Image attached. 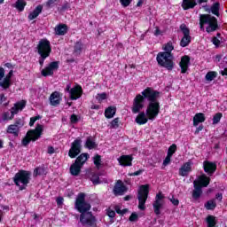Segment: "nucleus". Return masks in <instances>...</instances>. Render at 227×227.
Listing matches in <instances>:
<instances>
[{
	"label": "nucleus",
	"instance_id": "15",
	"mask_svg": "<svg viewBox=\"0 0 227 227\" xmlns=\"http://www.w3.org/2000/svg\"><path fill=\"white\" fill-rule=\"evenodd\" d=\"M180 29L184 35L183 38L181 39L180 45L181 47H187L191 43V35L190 31L185 24H182L180 26Z\"/></svg>",
	"mask_w": 227,
	"mask_h": 227
},
{
	"label": "nucleus",
	"instance_id": "3",
	"mask_svg": "<svg viewBox=\"0 0 227 227\" xmlns=\"http://www.w3.org/2000/svg\"><path fill=\"white\" fill-rule=\"evenodd\" d=\"M210 184V177L207 176L205 174L200 176L196 180L193 181V191L192 196L193 200H200L201 194H203V187H208Z\"/></svg>",
	"mask_w": 227,
	"mask_h": 227
},
{
	"label": "nucleus",
	"instance_id": "43",
	"mask_svg": "<svg viewBox=\"0 0 227 227\" xmlns=\"http://www.w3.org/2000/svg\"><path fill=\"white\" fill-rule=\"evenodd\" d=\"M175 152H176V145H172L169 146L168 150V154L170 157H173V154L175 153Z\"/></svg>",
	"mask_w": 227,
	"mask_h": 227
},
{
	"label": "nucleus",
	"instance_id": "52",
	"mask_svg": "<svg viewBox=\"0 0 227 227\" xmlns=\"http://www.w3.org/2000/svg\"><path fill=\"white\" fill-rule=\"evenodd\" d=\"M129 221L131 222L137 221V214L132 213L131 215L129 216Z\"/></svg>",
	"mask_w": 227,
	"mask_h": 227
},
{
	"label": "nucleus",
	"instance_id": "10",
	"mask_svg": "<svg viewBox=\"0 0 227 227\" xmlns=\"http://www.w3.org/2000/svg\"><path fill=\"white\" fill-rule=\"evenodd\" d=\"M12 77H13V70H11L4 76V68L0 67V86L4 90H8L12 86Z\"/></svg>",
	"mask_w": 227,
	"mask_h": 227
},
{
	"label": "nucleus",
	"instance_id": "1",
	"mask_svg": "<svg viewBox=\"0 0 227 227\" xmlns=\"http://www.w3.org/2000/svg\"><path fill=\"white\" fill-rule=\"evenodd\" d=\"M159 97H160L159 91L148 87L142 91L141 94H137L133 100V106L131 111L133 114H137L143 107H145V98L148 100V105L145 112H140L135 119L137 125H146L148 120L153 121L159 113H160V103H159Z\"/></svg>",
	"mask_w": 227,
	"mask_h": 227
},
{
	"label": "nucleus",
	"instance_id": "8",
	"mask_svg": "<svg viewBox=\"0 0 227 227\" xmlns=\"http://www.w3.org/2000/svg\"><path fill=\"white\" fill-rule=\"evenodd\" d=\"M149 185H142L138 190L137 200H138V208L139 210H145L146 200H148Z\"/></svg>",
	"mask_w": 227,
	"mask_h": 227
},
{
	"label": "nucleus",
	"instance_id": "39",
	"mask_svg": "<svg viewBox=\"0 0 227 227\" xmlns=\"http://www.w3.org/2000/svg\"><path fill=\"white\" fill-rule=\"evenodd\" d=\"M93 160H94L95 166L98 169V168H100V164L102 162V159H101L100 155H98V154L95 155L94 158H93Z\"/></svg>",
	"mask_w": 227,
	"mask_h": 227
},
{
	"label": "nucleus",
	"instance_id": "36",
	"mask_svg": "<svg viewBox=\"0 0 227 227\" xmlns=\"http://www.w3.org/2000/svg\"><path fill=\"white\" fill-rule=\"evenodd\" d=\"M204 207L207 210H214L215 207H217V204L215 203V200H208Z\"/></svg>",
	"mask_w": 227,
	"mask_h": 227
},
{
	"label": "nucleus",
	"instance_id": "5",
	"mask_svg": "<svg viewBox=\"0 0 227 227\" xmlns=\"http://www.w3.org/2000/svg\"><path fill=\"white\" fill-rule=\"evenodd\" d=\"M42 134H43V125L37 124L35 129L27 131L26 137L21 141V145L27 146L31 141H38L42 137Z\"/></svg>",
	"mask_w": 227,
	"mask_h": 227
},
{
	"label": "nucleus",
	"instance_id": "7",
	"mask_svg": "<svg viewBox=\"0 0 227 227\" xmlns=\"http://www.w3.org/2000/svg\"><path fill=\"white\" fill-rule=\"evenodd\" d=\"M31 174L29 172L21 170L14 176V184L20 187V191L26 189L27 184H29Z\"/></svg>",
	"mask_w": 227,
	"mask_h": 227
},
{
	"label": "nucleus",
	"instance_id": "38",
	"mask_svg": "<svg viewBox=\"0 0 227 227\" xmlns=\"http://www.w3.org/2000/svg\"><path fill=\"white\" fill-rule=\"evenodd\" d=\"M45 168L38 167L34 170V176H42V175H45Z\"/></svg>",
	"mask_w": 227,
	"mask_h": 227
},
{
	"label": "nucleus",
	"instance_id": "12",
	"mask_svg": "<svg viewBox=\"0 0 227 227\" xmlns=\"http://www.w3.org/2000/svg\"><path fill=\"white\" fill-rule=\"evenodd\" d=\"M82 145V140L81 138H76L72 144L69 150L68 155L71 159H75L79 153H81V148Z\"/></svg>",
	"mask_w": 227,
	"mask_h": 227
},
{
	"label": "nucleus",
	"instance_id": "46",
	"mask_svg": "<svg viewBox=\"0 0 227 227\" xmlns=\"http://www.w3.org/2000/svg\"><path fill=\"white\" fill-rule=\"evenodd\" d=\"M90 180L94 184H100V177H98V175L97 174L92 175Z\"/></svg>",
	"mask_w": 227,
	"mask_h": 227
},
{
	"label": "nucleus",
	"instance_id": "48",
	"mask_svg": "<svg viewBox=\"0 0 227 227\" xmlns=\"http://www.w3.org/2000/svg\"><path fill=\"white\" fill-rule=\"evenodd\" d=\"M118 123H120V119L115 118V119H114V120L112 121L111 125H112V127H113L114 129H116V128H118V125H119Z\"/></svg>",
	"mask_w": 227,
	"mask_h": 227
},
{
	"label": "nucleus",
	"instance_id": "45",
	"mask_svg": "<svg viewBox=\"0 0 227 227\" xmlns=\"http://www.w3.org/2000/svg\"><path fill=\"white\" fill-rule=\"evenodd\" d=\"M38 120H42V116L41 115H36L35 117H31L30 118V121H29V126L33 127V125H35V123L36 121H38Z\"/></svg>",
	"mask_w": 227,
	"mask_h": 227
},
{
	"label": "nucleus",
	"instance_id": "63",
	"mask_svg": "<svg viewBox=\"0 0 227 227\" xmlns=\"http://www.w3.org/2000/svg\"><path fill=\"white\" fill-rule=\"evenodd\" d=\"M115 211L117 212V214H124L125 213V212L121 211L118 206L115 207Z\"/></svg>",
	"mask_w": 227,
	"mask_h": 227
},
{
	"label": "nucleus",
	"instance_id": "56",
	"mask_svg": "<svg viewBox=\"0 0 227 227\" xmlns=\"http://www.w3.org/2000/svg\"><path fill=\"white\" fill-rule=\"evenodd\" d=\"M40 56H41V59H39V65H41V67H43V63L47 57H44L43 55H40Z\"/></svg>",
	"mask_w": 227,
	"mask_h": 227
},
{
	"label": "nucleus",
	"instance_id": "31",
	"mask_svg": "<svg viewBox=\"0 0 227 227\" xmlns=\"http://www.w3.org/2000/svg\"><path fill=\"white\" fill-rule=\"evenodd\" d=\"M206 223L207 227H215V224H217V220H215V216L214 215H207L206 218Z\"/></svg>",
	"mask_w": 227,
	"mask_h": 227
},
{
	"label": "nucleus",
	"instance_id": "33",
	"mask_svg": "<svg viewBox=\"0 0 227 227\" xmlns=\"http://www.w3.org/2000/svg\"><path fill=\"white\" fill-rule=\"evenodd\" d=\"M215 78H217V72L215 71H209L205 76V80L207 81V82H212Z\"/></svg>",
	"mask_w": 227,
	"mask_h": 227
},
{
	"label": "nucleus",
	"instance_id": "4",
	"mask_svg": "<svg viewBox=\"0 0 227 227\" xmlns=\"http://www.w3.org/2000/svg\"><path fill=\"white\" fill-rule=\"evenodd\" d=\"M200 26L201 31H205L206 27L207 33H214L217 29V19L210 14H202L200 18Z\"/></svg>",
	"mask_w": 227,
	"mask_h": 227
},
{
	"label": "nucleus",
	"instance_id": "37",
	"mask_svg": "<svg viewBox=\"0 0 227 227\" xmlns=\"http://www.w3.org/2000/svg\"><path fill=\"white\" fill-rule=\"evenodd\" d=\"M26 2L23 0H18L15 4V8L19 10V12H24V8H26Z\"/></svg>",
	"mask_w": 227,
	"mask_h": 227
},
{
	"label": "nucleus",
	"instance_id": "60",
	"mask_svg": "<svg viewBox=\"0 0 227 227\" xmlns=\"http://www.w3.org/2000/svg\"><path fill=\"white\" fill-rule=\"evenodd\" d=\"M57 205H63V198L59 197L57 199Z\"/></svg>",
	"mask_w": 227,
	"mask_h": 227
},
{
	"label": "nucleus",
	"instance_id": "30",
	"mask_svg": "<svg viewBox=\"0 0 227 227\" xmlns=\"http://www.w3.org/2000/svg\"><path fill=\"white\" fill-rule=\"evenodd\" d=\"M116 114V107L109 106L105 111L106 118H113Z\"/></svg>",
	"mask_w": 227,
	"mask_h": 227
},
{
	"label": "nucleus",
	"instance_id": "41",
	"mask_svg": "<svg viewBox=\"0 0 227 227\" xmlns=\"http://www.w3.org/2000/svg\"><path fill=\"white\" fill-rule=\"evenodd\" d=\"M221 118H223V114L218 113L213 117V124L217 125L219 121H221Z\"/></svg>",
	"mask_w": 227,
	"mask_h": 227
},
{
	"label": "nucleus",
	"instance_id": "50",
	"mask_svg": "<svg viewBox=\"0 0 227 227\" xmlns=\"http://www.w3.org/2000/svg\"><path fill=\"white\" fill-rule=\"evenodd\" d=\"M170 201L175 207H178V205H180V200H178V199H175V197H172Z\"/></svg>",
	"mask_w": 227,
	"mask_h": 227
},
{
	"label": "nucleus",
	"instance_id": "58",
	"mask_svg": "<svg viewBox=\"0 0 227 227\" xmlns=\"http://www.w3.org/2000/svg\"><path fill=\"white\" fill-rule=\"evenodd\" d=\"M47 153H49L50 155H52V153H54V147L49 146L47 150Z\"/></svg>",
	"mask_w": 227,
	"mask_h": 227
},
{
	"label": "nucleus",
	"instance_id": "11",
	"mask_svg": "<svg viewBox=\"0 0 227 227\" xmlns=\"http://www.w3.org/2000/svg\"><path fill=\"white\" fill-rule=\"evenodd\" d=\"M51 51V42L47 41V39H43L39 42L37 45V52L39 56L49 58Z\"/></svg>",
	"mask_w": 227,
	"mask_h": 227
},
{
	"label": "nucleus",
	"instance_id": "55",
	"mask_svg": "<svg viewBox=\"0 0 227 227\" xmlns=\"http://www.w3.org/2000/svg\"><path fill=\"white\" fill-rule=\"evenodd\" d=\"M214 45H215L216 47H219V44L221 43V41H219V39H217V37H214L212 40Z\"/></svg>",
	"mask_w": 227,
	"mask_h": 227
},
{
	"label": "nucleus",
	"instance_id": "29",
	"mask_svg": "<svg viewBox=\"0 0 227 227\" xmlns=\"http://www.w3.org/2000/svg\"><path fill=\"white\" fill-rule=\"evenodd\" d=\"M88 159H90V154L82 153L80 156L77 157L75 162L82 167L84 166V163L86 162V160H88Z\"/></svg>",
	"mask_w": 227,
	"mask_h": 227
},
{
	"label": "nucleus",
	"instance_id": "40",
	"mask_svg": "<svg viewBox=\"0 0 227 227\" xmlns=\"http://www.w3.org/2000/svg\"><path fill=\"white\" fill-rule=\"evenodd\" d=\"M81 120V117L73 114L71 116H70V121L72 124H75V123H79Z\"/></svg>",
	"mask_w": 227,
	"mask_h": 227
},
{
	"label": "nucleus",
	"instance_id": "9",
	"mask_svg": "<svg viewBox=\"0 0 227 227\" xmlns=\"http://www.w3.org/2000/svg\"><path fill=\"white\" fill-rule=\"evenodd\" d=\"M26 107V101L22 100L14 105V106L11 109L10 112H5L2 114V120L4 121H8L9 120H13V116L19 113V111H22Z\"/></svg>",
	"mask_w": 227,
	"mask_h": 227
},
{
	"label": "nucleus",
	"instance_id": "27",
	"mask_svg": "<svg viewBox=\"0 0 227 227\" xmlns=\"http://www.w3.org/2000/svg\"><path fill=\"white\" fill-rule=\"evenodd\" d=\"M81 168H82L79 163L74 161L70 167V173L73 176H77L81 173Z\"/></svg>",
	"mask_w": 227,
	"mask_h": 227
},
{
	"label": "nucleus",
	"instance_id": "49",
	"mask_svg": "<svg viewBox=\"0 0 227 227\" xmlns=\"http://www.w3.org/2000/svg\"><path fill=\"white\" fill-rule=\"evenodd\" d=\"M171 162V156L167 154V157L163 160V166H168Z\"/></svg>",
	"mask_w": 227,
	"mask_h": 227
},
{
	"label": "nucleus",
	"instance_id": "6",
	"mask_svg": "<svg viewBox=\"0 0 227 227\" xmlns=\"http://www.w3.org/2000/svg\"><path fill=\"white\" fill-rule=\"evenodd\" d=\"M174 57L173 53L168 52H159L156 57V60L160 67L167 68V70H172L175 67V63L173 62Z\"/></svg>",
	"mask_w": 227,
	"mask_h": 227
},
{
	"label": "nucleus",
	"instance_id": "21",
	"mask_svg": "<svg viewBox=\"0 0 227 227\" xmlns=\"http://www.w3.org/2000/svg\"><path fill=\"white\" fill-rule=\"evenodd\" d=\"M61 100H62V95L59 91H55L51 93V95L50 96L51 106H59V104L61 103Z\"/></svg>",
	"mask_w": 227,
	"mask_h": 227
},
{
	"label": "nucleus",
	"instance_id": "17",
	"mask_svg": "<svg viewBox=\"0 0 227 227\" xmlns=\"http://www.w3.org/2000/svg\"><path fill=\"white\" fill-rule=\"evenodd\" d=\"M125 192H127V186H125L122 181H117L114 187V194L115 196H123Z\"/></svg>",
	"mask_w": 227,
	"mask_h": 227
},
{
	"label": "nucleus",
	"instance_id": "24",
	"mask_svg": "<svg viewBox=\"0 0 227 227\" xmlns=\"http://www.w3.org/2000/svg\"><path fill=\"white\" fill-rule=\"evenodd\" d=\"M205 120H206L205 114L203 113L196 114L193 117V126L198 127V125H200V123H203Z\"/></svg>",
	"mask_w": 227,
	"mask_h": 227
},
{
	"label": "nucleus",
	"instance_id": "25",
	"mask_svg": "<svg viewBox=\"0 0 227 227\" xmlns=\"http://www.w3.org/2000/svg\"><path fill=\"white\" fill-rule=\"evenodd\" d=\"M67 31H68V27L65 24H59L55 27V33L59 35V36L67 35Z\"/></svg>",
	"mask_w": 227,
	"mask_h": 227
},
{
	"label": "nucleus",
	"instance_id": "42",
	"mask_svg": "<svg viewBox=\"0 0 227 227\" xmlns=\"http://www.w3.org/2000/svg\"><path fill=\"white\" fill-rule=\"evenodd\" d=\"M96 98L98 102H102L103 100H106L107 99V94L106 92L98 94L96 96Z\"/></svg>",
	"mask_w": 227,
	"mask_h": 227
},
{
	"label": "nucleus",
	"instance_id": "18",
	"mask_svg": "<svg viewBox=\"0 0 227 227\" xmlns=\"http://www.w3.org/2000/svg\"><path fill=\"white\" fill-rule=\"evenodd\" d=\"M69 97L71 100H77L82 97V87L81 85H76L73 87L70 90Z\"/></svg>",
	"mask_w": 227,
	"mask_h": 227
},
{
	"label": "nucleus",
	"instance_id": "20",
	"mask_svg": "<svg viewBox=\"0 0 227 227\" xmlns=\"http://www.w3.org/2000/svg\"><path fill=\"white\" fill-rule=\"evenodd\" d=\"M120 166L127 167V166H132V160H134V158L132 155H122L120 158L117 159Z\"/></svg>",
	"mask_w": 227,
	"mask_h": 227
},
{
	"label": "nucleus",
	"instance_id": "26",
	"mask_svg": "<svg viewBox=\"0 0 227 227\" xmlns=\"http://www.w3.org/2000/svg\"><path fill=\"white\" fill-rule=\"evenodd\" d=\"M42 10H43V6L42 5L35 7V9L29 13L28 20H35V19H36V17L42 13Z\"/></svg>",
	"mask_w": 227,
	"mask_h": 227
},
{
	"label": "nucleus",
	"instance_id": "51",
	"mask_svg": "<svg viewBox=\"0 0 227 227\" xmlns=\"http://www.w3.org/2000/svg\"><path fill=\"white\" fill-rule=\"evenodd\" d=\"M0 104H3L4 106H6V97L4 94L0 95Z\"/></svg>",
	"mask_w": 227,
	"mask_h": 227
},
{
	"label": "nucleus",
	"instance_id": "62",
	"mask_svg": "<svg viewBox=\"0 0 227 227\" xmlns=\"http://www.w3.org/2000/svg\"><path fill=\"white\" fill-rule=\"evenodd\" d=\"M201 130H203V126H199L195 130V134H200Z\"/></svg>",
	"mask_w": 227,
	"mask_h": 227
},
{
	"label": "nucleus",
	"instance_id": "23",
	"mask_svg": "<svg viewBox=\"0 0 227 227\" xmlns=\"http://www.w3.org/2000/svg\"><path fill=\"white\" fill-rule=\"evenodd\" d=\"M190 63L191 59L189 58V56L185 55L182 57L181 61L179 63L182 74H185V72H187Z\"/></svg>",
	"mask_w": 227,
	"mask_h": 227
},
{
	"label": "nucleus",
	"instance_id": "22",
	"mask_svg": "<svg viewBox=\"0 0 227 227\" xmlns=\"http://www.w3.org/2000/svg\"><path fill=\"white\" fill-rule=\"evenodd\" d=\"M204 171L207 173V175H212L217 169V165L215 162L211 161H204L203 163Z\"/></svg>",
	"mask_w": 227,
	"mask_h": 227
},
{
	"label": "nucleus",
	"instance_id": "53",
	"mask_svg": "<svg viewBox=\"0 0 227 227\" xmlns=\"http://www.w3.org/2000/svg\"><path fill=\"white\" fill-rule=\"evenodd\" d=\"M107 215H108V217H111L113 219V217H114L116 215V213L111 209H108Z\"/></svg>",
	"mask_w": 227,
	"mask_h": 227
},
{
	"label": "nucleus",
	"instance_id": "16",
	"mask_svg": "<svg viewBox=\"0 0 227 227\" xmlns=\"http://www.w3.org/2000/svg\"><path fill=\"white\" fill-rule=\"evenodd\" d=\"M24 127V122L22 121H18L14 124H11L7 127V134H12L14 137H19V133L20 132V129Z\"/></svg>",
	"mask_w": 227,
	"mask_h": 227
},
{
	"label": "nucleus",
	"instance_id": "61",
	"mask_svg": "<svg viewBox=\"0 0 227 227\" xmlns=\"http://www.w3.org/2000/svg\"><path fill=\"white\" fill-rule=\"evenodd\" d=\"M58 0H49L47 2V6H52V4H54V3H56Z\"/></svg>",
	"mask_w": 227,
	"mask_h": 227
},
{
	"label": "nucleus",
	"instance_id": "32",
	"mask_svg": "<svg viewBox=\"0 0 227 227\" xmlns=\"http://www.w3.org/2000/svg\"><path fill=\"white\" fill-rule=\"evenodd\" d=\"M175 49V46L173 45L172 42H168L162 46V50L164 51L161 52H168V54H171V51H173Z\"/></svg>",
	"mask_w": 227,
	"mask_h": 227
},
{
	"label": "nucleus",
	"instance_id": "35",
	"mask_svg": "<svg viewBox=\"0 0 227 227\" xmlns=\"http://www.w3.org/2000/svg\"><path fill=\"white\" fill-rule=\"evenodd\" d=\"M81 52H82V43L77 42L74 44V53L75 54V56H80Z\"/></svg>",
	"mask_w": 227,
	"mask_h": 227
},
{
	"label": "nucleus",
	"instance_id": "28",
	"mask_svg": "<svg viewBox=\"0 0 227 227\" xmlns=\"http://www.w3.org/2000/svg\"><path fill=\"white\" fill-rule=\"evenodd\" d=\"M196 0H183L182 7L184 10H191L196 6Z\"/></svg>",
	"mask_w": 227,
	"mask_h": 227
},
{
	"label": "nucleus",
	"instance_id": "2",
	"mask_svg": "<svg viewBox=\"0 0 227 227\" xmlns=\"http://www.w3.org/2000/svg\"><path fill=\"white\" fill-rule=\"evenodd\" d=\"M86 195L84 193L78 194L75 200V208L78 212H81L80 222L83 226L87 227H96L97 226V219L91 214V212H88L90 208H91V205L84 200Z\"/></svg>",
	"mask_w": 227,
	"mask_h": 227
},
{
	"label": "nucleus",
	"instance_id": "34",
	"mask_svg": "<svg viewBox=\"0 0 227 227\" xmlns=\"http://www.w3.org/2000/svg\"><path fill=\"white\" fill-rule=\"evenodd\" d=\"M85 146L87 148H89V150H93V148H97V144L95 143V141L93 140V138L89 137L86 140V144Z\"/></svg>",
	"mask_w": 227,
	"mask_h": 227
},
{
	"label": "nucleus",
	"instance_id": "57",
	"mask_svg": "<svg viewBox=\"0 0 227 227\" xmlns=\"http://www.w3.org/2000/svg\"><path fill=\"white\" fill-rule=\"evenodd\" d=\"M72 90V85L70 83H67L65 89V91H67V93H70V91Z\"/></svg>",
	"mask_w": 227,
	"mask_h": 227
},
{
	"label": "nucleus",
	"instance_id": "13",
	"mask_svg": "<svg viewBox=\"0 0 227 227\" xmlns=\"http://www.w3.org/2000/svg\"><path fill=\"white\" fill-rule=\"evenodd\" d=\"M154 214L160 215V209L164 207V195L162 192L156 194L155 200L153 203Z\"/></svg>",
	"mask_w": 227,
	"mask_h": 227
},
{
	"label": "nucleus",
	"instance_id": "47",
	"mask_svg": "<svg viewBox=\"0 0 227 227\" xmlns=\"http://www.w3.org/2000/svg\"><path fill=\"white\" fill-rule=\"evenodd\" d=\"M120 3L123 8H127V6H130V3H132V0H120Z\"/></svg>",
	"mask_w": 227,
	"mask_h": 227
},
{
	"label": "nucleus",
	"instance_id": "64",
	"mask_svg": "<svg viewBox=\"0 0 227 227\" xmlns=\"http://www.w3.org/2000/svg\"><path fill=\"white\" fill-rule=\"evenodd\" d=\"M221 75H227V67L221 71Z\"/></svg>",
	"mask_w": 227,
	"mask_h": 227
},
{
	"label": "nucleus",
	"instance_id": "19",
	"mask_svg": "<svg viewBox=\"0 0 227 227\" xmlns=\"http://www.w3.org/2000/svg\"><path fill=\"white\" fill-rule=\"evenodd\" d=\"M192 171V161L184 163L179 169L180 176H187Z\"/></svg>",
	"mask_w": 227,
	"mask_h": 227
},
{
	"label": "nucleus",
	"instance_id": "14",
	"mask_svg": "<svg viewBox=\"0 0 227 227\" xmlns=\"http://www.w3.org/2000/svg\"><path fill=\"white\" fill-rule=\"evenodd\" d=\"M59 68V62L54 61L51 62L44 69L41 71L43 77H49L54 75V72Z\"/></svg>",
	"mask_w": 227,
	"mask_h": 227
},
{
	"label": "nucleus",
	"instance_id": "44",
	"mask_svg": "<svg viewBox=\"0 0 227 227\" xmlns=\"http://www.w3.org/2000/svg\"><path fill=\"white\" fill-rule=\"evenodd\" d=\"M211 12L214 15H219V4L216 3L211 7Z\"/></svg>",
	"mask_w": 227,
	"mask_h": 227
},
{
	"label": "nucleus",
	"instance_id": "59",
	"mask_svg": "<svg viewBox=\"0 0 227 227\" xmlns=\"http://www.w3.org/2000/svg\"><path fill=\"white\" fill-rule=\"evenodd\" d=\"M143 173L142 170H137L136 172H134L133 174H131V176H139V175Z\"/></svg>",
	"mask_w": 227,
	"mask_h": 227
},
{
	"label": "nucleus",
	"instance_id": "54",
	"mask_svg": "<svg viewBox=\"0 0 227 227\" xmlns=\"http://www.w3.org/2000/svg\"><path fill=\"white\" fill-rule=\"evenodd\" d=\"M154 35H155V36L162 35V31H160V29H159V27H155Z\"/></svg>",
	"mask_w": 227,
	"mask_h": 227
}]
</instances>
